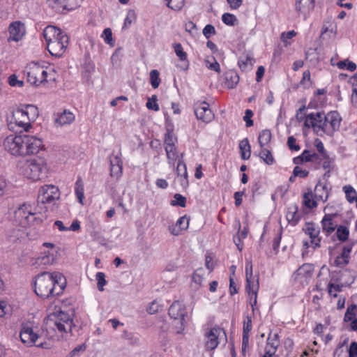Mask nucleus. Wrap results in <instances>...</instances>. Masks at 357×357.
<instances>
[{"mask_svg":"<svg viewBox=\"0 0 357 357\" xmlns=\"http://www.w3.org/2000/svg\"><path fill=\"white\" fill-rule=\"evenodd\" d=\"M66 287V279L59 272H43L35 278L34 291L43 298L61 295Z\"/></svg>","mask_w":357,"mask_h":357,"instance_id":"f257e3e1","label":"nucleus"},{"mask_svg":"<svg viewBox=\"0 0 357 357\" xmlns=\"http://www.w3.org/2000/svg\"><path fill=\"white\" fill-rule=\"evenodd\" d=\"M60 190L54 185H45L40 188L37 197V207L39 212L54 211L58 208Z\"/></svg>","mask_w":357,"mask_h":357,"instance_id":"f03ea898","label":"nucleus"},{"mask_svg":"<svg viewBox=\"0 0 357 357\" xmlns=\"http://www.w3.org/2000/svg\"><path fill=\"white\" fill-rule=\"evenodd\" d=\"M72 327L71 316L62 310L50 315L45 324V329L50 337H52V333L56 331L61 334L70 333Z\"/></svg>","mask_w":357,"mask_h":357,"instance_id":"7ed1b4c3","label":"nucleus"},{"mask_svg":"<svg viewBox=\"0 0 357 357\" xmlns=\"http://www.w3.org/2000/svg\"><path fill=\"white\" fill-rule=\"evenodd\" d=\"M22 173L24 176L33 181L46 178L47 176L46 160L43 157H38L26 160L22 167Z\"/></svg>","mask_w":357,"mask_h":357,"instance_id":"20e7f679","label":"nucleus"},{"mask_svg":"<svg viewBox=\"0 0 357 357\" xmlns=\"http://www.w3.org/2000/svg\"><path fill=\"white\" fill-rule=\"evenodd\" d=\"M168 314L172 319L178 322L175 323L177 333H181L184 328L185 317L187 314L186 308L182 303L176 301L170 305Z\"/></svg>","mask_w":357,"mask_h":357,"instance_id":"39448f33","label":"nucleus"},{"mask_svg":"<svg viewBox=\"0 0 357 357\" xmlns=\"http://www.w3.org/2000/svg\"><path fill=\"white\" fill-rule=\"evenodd\" d=\"M20 337L22 343L29 347L36 345L43 348L45 344L43 342L36 344L37 341L41 338V335L35 332L33 327L29 323H23L21 325Z\"/></svg>","mask_w":357,"mask_h":357,"instance_id":"423d86ee","label":"nucleus"},{"mask_svg":"<svg viewBox=\"0 0 357 357\" xmlns=\"http://www.w3.org/2000/svg\"><path fill=\"white\" fill-rule=\"evenodd\" d=\"M323 118L324 124L322 131L326 135L332 136L335 132L339 130L342 118L337 111H331L327 114H324Z\"/></svg>","mask_w":357,"mask_h":357,"instance_id":"0eeeda50","label":"nucleus"},{"mask_svg":"<svg viewBox=\"0 0 357 357\" xmlns=\"http://www.w3.org/2000/svg\"><path fill=\"white\" fill-rule=\"evenodd\" d=\"M246 275V291L249 295L251 294L255 296V301L257 298V292L259 290L258 277H254L252 275V264L251 261H247L245 265Z\"/></svg>","mask_w":357,"mask_h":357,"instance_id":"6e6552de","label":"nucleus"},{"mask_svg":"<svg viewBox=\"0 0 357 357\" xmlns=\"http://www.w3.org/2000/svg\"><path fill=\"white\" fill-rule=\"evenodd\" d=\"M68 45V36L65 34L47 43L49 52L56 57H61Z\"/></svg>","mask_w":357,"mask_h":357,"instance_id":"1a4fd4ad","label":"nucleus"},{"mask_svg":"<svg viewBox=\"0 0 357 357\" xmlns=\"http://www.w3.org/2000/svg\"><path fill=\"white\" fill-rule=\"evenodd\" d=\"M34 215L35 212L33 211L31 206L23 204L15 211L14 217L19 225L26 227L31 222L30 218H32Z\"/></svg>","mask_w":357,"mask_h":357,"instance_id":"9d476101","label":"nucleus"},{"mask_svg":"<svg viewBox=\"0 0 357 357\" xmlns=\"http://www.w3.org/2000/svg\"><path fill=\"white\" fill-rule=\"evenodd\" d=\"M194 112L197 119L204 123H209L214 118V114L206 101L197 102L194 105Z\"/></svg>","mask_w":357,"mask_h":357,"instance_id":"9b49d317","label":"nucleus"},{"mask_svg":"<svg viewBox=\"0 0 357 357\" xmlns=\"http://www.w3.org/2000/svg\"><path fill=\"white\" fill-rule=\"evenodd\" d=\"M13 124L24 131H27L29 128H31L30 121L25 114L22 108H17L13 112L10 121V126L12 128H13Z\"/></svg>","mask_w":357,"mask_h":357,"instance_id":"f8f14e48","label":"nucleus"},{"mask_svg":"<svg viewBox=\"0 0 357 357\" xmlns=\"http://www.w3.org/2000/svg\"><path fill=\"white\" fill-rule=\"evenodd\" d=\"M24 143L22 135H13L8 136L3 142V146L8 152L13 155L20 154V146Z\"/></svg>","mask_w":357,"mask_h":357,"instance_id":"ddd939ff","label":"nucleus"},{"mask_svg":"<svg viewBox=\"0 0 357 357\" xmlns=\"http://www.w3.org/2000/svg\"><path fill=\"white\" fill-rule=\"evenodd\" d=\"M324 112L310 113L306 116L304 126L307 128L312 127L315 132L322 131L324 119Z\"/></svg>","mask_w":357,"mask_h":357,"instance_id":"4468645a","label":"nucleus"},{"mask_svg":"<svg viewBox=\"0 0 357 357\" xmlns=\"http://www.w3.org/2000/svg\"><path fill=\"white\" fill-rule=\"evenodd\" d=\"M221 332L225 333V331L221 328L215 326L205 333L206 338L205 347L207 350H214L218 346V337Z\"/></svg>","mask_w":357,"mask_h":357,"instance_id":"2eb2a0df","label":"nucleus"},{"mask_svg":"<svg viewBox=\"0 0 357 357\" xmlns=\"http://www.w3.org/2000/svg\"><path fill=\"white\" fill-rule=\"evenodd\" d=\"M40 66L36 63H32L26 67V73L27 81L33 85L38 86L42 84L39 78Z\"/></svg>","mask_w":357,"mask_h":357,"instance_id":"dca6fc26","label":"nucleus"},{"mask_svg":"<svg viewBox=\"0 0 357 357\" xmlns=\"http://www.w3.org/2000/svg\"><path fill=\"white\" fill-rule=\"evenodd\" d=\"M335 216V214H326L321 222L322 231L326 235L332 234L337 227V224L334 221Z\"/></svg>","mask_w":357,"mask_h":357,"instance_id":"f3484780","label":"nucleus"},{"mask_svg":"<svg viewBox=\"0 0 357 357\" xmlns=\"http://www.w3.org/2000/svg\"><path fill=\"white\" fill-rule=\"evenodd\" d=\"M26 144L28 155L36 154L44 148L42 140L33 135H27Z\"/></svg>","mask_w":357,"mask_h":357,"instance_id":"a211bd4d","label":"nucleus"},{"mask_svg":"<svg viewBox=\"0 0 357 357\" xmlns=\"http://www.w3.org/2000/svg\"><path fill=\"white\" fill-rule=\"evenodd\" d=\"M75 115L68 110H63L61 113L54 114V123L56 126L69 125L75 121Z\"/></svg>","mask_w":357,"mask_h":357,"instance_id":"6ab92c4d","label":"nucleus"},{"mask_svg":"<svg viewBox=\"0 0 357 357\" xmlns=\"http://www.w3.org/2000/svg\"><path fill=\"white\" fill-rule=\"evenodd\" d=\"M9 40L19 41L24 33V24L20 22H13L9 26Z\"/></svg>","mask_w":357,"mask_h":357,"instance_id":"aec40b11","label":"nucleus"},{"mask_svg":"<svg viewBox=\"0 0 357 357\" xmlns=\"http://www.w3.org/2000/svg\"><path fill=\"white\" fill-rule=\"evenodd\" d=\"M314 7V0H296V10L298 14L305 16Z\"/></svg>","mask_w":357,"mask_h":357,"instance_id":"412c9836","label":"nucleus"},{"mask_svg":"<svg viewBox=\"0 0 357 357\" xmlns=\"http://www.w3.org/2000/svg\"><path fill=\"white\" fill-rule=\"evenodd\" d=\"M43 34L46 40V43H47L59 38L60 36L65 35L66 33H64L60 29L54 26H47L43 30Z\"/></svg>","mask_w":357,"mask_h":357,"instance_id":"4be33fe9","label":"nucleus"},{"mask_svg":"<svg viewBox=\"0 0 357 357\" xmlns=\"http://www.w3.org/2000/svg\"><path fill=\"white\" fill-rule=\"evenodd\" d=\"M313 273V267L310 264H304L300 266L294 273V276L295 280H298L299 278H303L305 281L312 277Z\"/></svg>","mask_w":357,"mask_h":357,"instance_id":"5701e85b","label":"nucleus"},{"mask_svg":"<svg viewBox=\"0 0 357 357\" xmlns=\"http://www.w3.org/2000/svg\"><path fill=\"white\" fill-rule=\"evenodd\" d=\"M176 172L178 176L181 177V184L183 188L188 186L187 167L183 160L178 159Z\"/></svg>","mask_w":357,"mask_h":357,"instance_id":"b1692460","label":"nucleus"},{"mask_svg":"<svg viewBox=\"0 0 357 357\" xmlns=\"http://www.w3.org/2000/svg\"><path fill=\"white\" fill-rule=\"evenodd\" d=\"M225 85L229 89L236 87L239 82V76L234 70H229L225 73Z\"/></svg>","mask_w":357,"mask_h":357,"instance_id":"393cba45","label":"nucleus"},{"mask_svg":"<svg viewBox=\"0 0 357 357\" xmlns=\"http://www.w3.org/2000/svg\"><path fill=\"white\" fill-rule=\"evenodd\" d=\"M329 191L326 185L319 183L314 188V195L319 200L326 202L328 198Z\"/></svg>","mask_w":357,"mask_h":357,"instance_id":"a878e982","label":"nucleus"},{"mask_svg":"<svg viewBox=\"0 0 357 357\" xmlns=\"http://www.w3.org/2000/svg\"><path fill=\"white\" fill-rule=\"evenodd\" d=\"M286 218L288 222L293 226H295L298 222L300 216L298 215V207L296 205L288 208Z\"/></svg>","mask_w":357,"mask_h":357,"instance_id":"bb28decb","label":"nucleus"},{"mask_svg":"<svg viewBox=\"0 0 357 357\" xmlns=\"http://www.w3.org/2000/svg\"><path fill=\"white\" fill-rule=\"evenodd\" d=\"M241 157L243 160H248L251 155V147L248 138H245L239 143Z\"/></svg>","mask_w":357,"mask_h":357,"instance_id":"cd10ccee","label":"nucleus"},{"mask_svg":"<svg viewBox=\"0 0 357 357\" xmlns=\"http://www.w3.org/2000/svg\"><path fill=\"white\" fill-rule=\"evenodd\" d=\"M30 121H34L39 115L38 107L33 105H27L22 107Z\"/></svg>","mask_w":357,"mask_h":357,"instance_id":"c85d7f7f","label":"nucleus"},{"mask_svg":"<svg viewBox=\"0 0 357 357\" xmlns=\"http://www.w3.org/2000/svg\"><path fill=\"white\" fill-rule=\"evenodd\" d=\"M278 339L279 335L278 334H274L273 335H272L271 333H270L267 339L266 349L270 351H273L274 353H275L279 346Z\"/></svg>","mask_w":357,"mask_h":357,"instance_id":"c756f323","label":"nucleus"},{"mask_svg":"<svg viewBox=\"0 0 357 357\" xmlns=\"http://www.w3.org/2000/svg\"><path fill=\"white\" fill-rule=\"evenodd\" d=\"M252 319L250 317L248 316L246 317V320L243 322V343L245 346L246 343H248V341L249 340V333L252 330Z\"/></svg>","mask_w":357,"mask_h":357,"instance_id":"7c9ffc66","label":"nucleus"},{"mask_svg":"<svg viewBox=\"0 0 357 357\" xmlns=\"http://www.w3.org/2000/svg\"><path fill=\"white\" fill-rule=\"evenodd\" d=\"M261 149V150L259 154H257L255 153L254 154L255 155L259 156L260 158L262 159L266 164L268 165L273 164L274 158L272 155L271 152L269 150L265 149L264 147Z\"/></svg>","mask_w":357,"mask_h":357,"instance_id":"2f4dec72","label":"nucleus"},{"mask_svg":"<svg viewBox=\"0 0 357 357\" xmlns=\"http://www.w3.org/2000/svg\"><path fill=\"white\" fill-rule=\"evenodd\" d=\"M75 192L79 202L82 204L84 198V190L83 181L81 178H78L75 183Z\"/></svg>","mask_w":357,"mask_h":357,"instance_id":"473e14b6","label":"nucleus"},{"mask_svg":"<svg viewBox=\"0 0 357 357\" xmlns=\"http://www.w3.org/2000/svg\"><path fill=\"white\" fill-rule=\"evenodd\" d=\"M357 314V305L351 304L349 305L347 309V312L344 317V321H352Z\"/></svg>","mask_w":357,"mask_h":357,"instance_id":"72a5a7b5","label":"nucleus"},{"mask_svg":"<svg viewBox=\"0 0 357 357\" xmlns=\"http://www.w3.org/2000/svg\"><path fill=\"white\" fill-rule=\"evenodd\" d=\"M271 139V132L269 130H262L258 137V142L261 148L268 144Z\"/></svg>","mask_w":357,"mask_h":357,"instance_id":"f704fd0d","label":"nucleus"},{"mask_svg":"<svg viewBox=\"0 0 357 357\" xmlns=\"http://www.w3.org/2000/svg\"><path fill=\"white\" fill-rule=\"evenodd\" d=\"M167 158L169 160V164L174 165V162L178 158L176 149L174 146H168L165 147Z\"/></svg>","mask_w":357,"mask_h":357,"instance_id":"c9c22d12","label":"nucleus"},{"mask_svg":"<svg viewBox=\"0 0 357 357\" xmlns=\"http://www.w3.org/2000/svg\"><path fill=\"white\" fill-rule=\"evenodd\" d=\"M349 235V230L346 226L340 225L337 227L336 236L340 241H346Z\"/></svg>","mask_w":357,"mask_h":357,"instance_id":"e433bc0d","label":"nucleus"},{"mask_svg":"<svg viewBox=\"0 0 357 357\" xmlns=\"http://www.w3.org/2000/svg\"><path fill=\"white\" fill-rule=\"evenodd\" d=\"M343 190L345 193L346 198L349 203H353L356 199V191L350 185H345L343 187Z\"/></svg>","mask_w":357,"mask_h":357,"instance_id":"4c0bfd02","label":"nucleus"},{"mask_svg":"<svg viewBox=\"0 0 357 357\" xmlns=\"http://www.w3.org/2000/svg\"><path fill=\"white\" fill-rule=\"evenodd\" d=\"M305 233L310 236L311 239L317 238L319 234V229H315L314 224L312 222H307L305 225V227L303 228Z\"/></svg>","mask_w":357,"mask_h":357,"instance_id":"58836bf2","label":"nucleus"},{"mask_svg":"<svg viewBox=\"0 0 357 357\" xmlns=\"http://www.w3.org/2000/svg\"><path fill=\"white\" fill-rule=\"evenodd\" d=\"M204 62L208 69L214 70L218 73H220V64L213 56H211V59L210 58H206Z\"/></svg>","mask_w":357,"mask_h":357,"instance_id":"ea45409f","label":"nucleus"},{"mask_svg":"<svg viewBox=\"0 0 357 357\" xmlns=\"http://www.w3.org/2000/svg\"><path fill=\"white\" fill-rule=\"evenodd\" d=\"M203 274H204V269L199 268V269H197L192 275V280L197 285L196 289H198L202 286V283L204 280Z\"/></svg>","mask_w":357,"mask_h":357,"instance_id":"a19ab883","label":"nucleus"},{"mask_svg":"<svg viewBox=\"0 0 357 357\" xmlns=\"http://www.w3.org/2000/svg\"><path fill=\"white\" fill-rule=\"evenodd\" d=\"M252 61L253 59L251 56H250L249 55H245L241 56L239 58L238 64L241 70H246L248 65H252Z\"/></svg>","mask_w":357,"mask_h":357,"instance_id":"79ce46f5","label":"nucleus"},{"mask_svg":"<svg viewBox=\"0 0 357 357\" xmlns=\"http://www.w3.org/2000/svg\"><path fill=\"white\" fill-rule=\"evenodd\" d=\"M337 67L340 69L347 68L349 71H354L356 69V65L352 61H349L348 59H344L343 61H340L337 63Z\"/></svg>","mask_w":357,"mask_h":357,"instance_id":"37998d69","label":"nucleus"},{"mask_svg":"<svg viewBox=\"0 0 357 357\" xmlns=\"http://www.w3.org/2000/svg\"><path fill=\"white\" fill-rule=\"evenodd\" d=\"M160 73L157 70H152L150 72V80L153 89H157L160 83Z\"/></svg>","mask_w":357,"mask_h":357,"instance_id":"c03bdc74","label":"nucleus"},{"mask_svg":"<svg viewBox=\"0 0 357 357\" xmlns=\"http://www.w3.org/2000/svg\"><path fill=\"white\" fill-rule=\"evenodd\" d=\"M174 199L171 201L172 206H179L185 207L186 205V198L181 194H175L174 196Z\"/></svg>","mask_w":357,"mask_h":357,"instance_id":"a18cd8bd","label":"nucleus"},{"mask_svg":"<svg viewBox=\"0 0 357 357\" xmlns=\"http://www.w3.org/2000/svg\"><path fill=\"white\" fill-rule=\"evenodd\" d=\"M167 6L174 10H180L184 6V0H167Z\"/></svg>","mask_w":357,"mask_h":357,"instance_id":"49530a36","label":"nucleus"},{"mask_svg":"<svg viewBox=\"0 0 357 357\" xmlns=\"http://www.w3.org/2000/svg\"><path fill=\"white\" fill-rule=\"evenodd\" d=\"M222 20L227 25L234 26L237 22V18L234 15L226 13L222 15Z\"/></svg>","mask_w":357,"mask_h":357,"instance_id":"de8ad7c7","label":"nucleus"},{"mask_svg":"<svg viewBox=\"0 0 357 357\" xmlns=\"http://www.w3.org/2000/svg\"><path fill=\"white\" fill-rule=\"evenodd\" d=\"M174 48L176 56L181 61L187 60V54L183 51L182 45L180 43H176L174 45Z\"/></svg>","mask_w":357,"mask_h":357,"instance_id":"09e8293b","label":"nucleus"},{"mask_svg":"<svg viewBox=\"0 0 357 357\" xmlns=\"http://www.w3.org/2000/svg\"><path fill=\"white\" fill-rule=\"evenodd\" d=\"M54 261L53 257H50L49 254L45 253L43 256L38 257L36 259V264L40 265H49L52 264Z\"/></svg>","mask_w":357,"mask_h":357,"instance_id":"8fccbe9b","label":"nucleus"},{"mask_svg":"<svg viewBox=\"0 0 357 357\" xmlns=\"http://www.w3.org/2000/svg\"><path fill=\"white\" fill-rule=\"evenodd\" d=\"M158 98L156 95H153L151 98L148 99V101L146 104V107L149 109L153 110V111H158L159 110V106L157 103Z\"/></svg>","mask_w":357,"mask_h":357,"instance_id":"3c124183","label":"nucleus"},{"mask_svg":"<svg viewBox=\"0 0 357 357\" xmlns=\"http://www.w3.org/2000/svg\"><path fill=\"white\" fill-rule=\"evenodd\" d=\"M98 289L99 291H103V287L106 284L105 275L102 272H98L96 275Z\"/></svg>","mask_w":357,"mask_h":357,"instance_id":"603ef678","label":"nucleus"},{"mask_svg":"<svg viewBox=\"0 0 357 357\" xmlns=\"http://www.w3.org/2000/svg\"><path fill=\"white\" fill-rule=\"evenodd\" d=\"M305 162H312L319 159V157L316 153H311L309 150H305L303 153Z\"/></svg>","mask_w":357,"mask_h":357,"instance_id":"864d4df0","label":"nucleus"},{"mask_svg":"<svg viewBox=\"0 0 357 357\" xmlns=\"http://www.w3.org/2000/svg\"><path fill=\"white\" fill-rule=\"evenodd\" d=\"M176 138L174 136L172 131L167 130L165 136V147L168 146H174Z\"/></svg>","mask_w":357,"mask_h":357,"instance_id":"5fc2aeb1","label":"nucleus"},{"mask_svg":"<svg viewBox=\"0 0 357 357\" xmlns=\"http://www.w3.org/2000/svg\"><path fill=\"white\" fill-rule=\"evenodd\" d=\"M122 170H123V165L111 166L110 167V176L118 178L121 177V176L122 174Z\"/></svg>","mask_w":357,"mask_h":357,"instance_id":"6e6d98bb","label":"nucleus"},{"mask_svg":"<svg viewBox=\"0 0 357 357\" xmlns=\"http://www.w3.org/2000/svg\"><path fill=\"white\" fill-rule=\"evenodd\" d=\"M136 20V14L134 10H130L124 20L123 28L130 26Z\"/></svg>","mask_w":357,"mask_h":357,"instance_id":"4d7b16f0","label":"nucleus"},{"mask_svg":"<svg viewBox=\"0 0 357 357\" xmlns=\"http://www.w3.org/2000/svg\"><path fill=\"white\" fill-rule=\"evenodd\" d=\"M294 176L305 178L308 176L309 172L305 169H301L298 166H296L293 170Z\"/></svg>","mask_w":357,"mask_h":357,"instance_id":"13d9d810","label":"nucleus"},{"mask_svg":"<svg viewBox=\"0 0 357 357\" xmlns=\"http://www.w3.org/2000/svg\"><path fill=\"white\" fill-rule=\"evenodd\" d=\"M121 153L114 155L112 153L109 157L110 167L115 165H123V161L120 157Z\"/></svg>","mask_w":357,"mask_h":357,"instance_id":"bf43d9fd","label":"nucleus"},{"mask_svg":"<svg viewBox=\"0 0 357 357\" xmlns=\"http://www.w3.org/2000/svg\"><path fill=\"white\" fill-rule=\"evenodd\" d=\"M296 138L294 136H290L287 139V145L291 151H299L301 147L299 145L296 144Z\"/></svg>","mask_w":357,"mask_h":357,"instance_id":"052dcab7","label":"nucleus"},{"mask_svg":"<svg viewBox=\"0 0 357 357\" xmlns=\"http://www.w3.org/2000/svg\"><path fill=\"white\" fill-rule=\"evenodd\" d=\"M203 34L208 39L211 35L215 34V27L211 24H207L203 29Z\"/></svg>","mask_w":357,"mask_h":357,"instance_id":"680f3d73","label":"nucleus"},{"mask_svg":"<svg viewBox=\"0 0 357 357\" xmlns=\"http://www.w3.org/2000/svg\"><path fill=\"white\" fill-rule=\"evenodd\" d=\"M253 116V112L251 109H246L245 112V116H243V120L246 123L247 127H251L253 126V121L251 119Z\"/></svg>","mask_w":357,"mask_h":357,"instance_id":"e2e57ef3","label":"nucleus"},{"mask_svg":"<svg viewBox=\"0 0 357 357\" xmlns=\"http://www.w3.org/2000/svg\"><path fill=\"white\" fill-rule=\"evenodd\" d=\"M176 224L180 227L181 231L183 229H186L188 227L189 225V220L186 218V216L181 217Z\"/></svg>","mask_w":357,"mask_h":357,"instance_id":"0e129e2a","label":"nucleus"},{"mask_svg":"<svg viewBox=\"0 0 357 357\" xmlns=\"http://www.w3.org/2000/svg\"><path fill=\"white\" fill-rule=\"evenodd\" d=\"M322 159L324 160L322 167L324 169H329V170H331L333 169V166L332 165V160L330 158L328 154L323 155Z\"/></svg>","mask_w":357,"mask_h":357,"instance_id":"69168bd1","label":"nucleus"},{"mask_svg":"<svg viewBox=\"0 0 357 357\" xmlns=\"http://www.w3.org/2000/svg\"><path fill=\"white\" fill-rule=\"evenodd\" d=\"M349 262V260L344 259V258H342L341 256H337L334 260L333 264L336 267L343 268L346 265H347Z\"/></svg>","mask_w":357,"mask_h":357,"instance_id":"338daca9","label":"nucleus"},{"mask_svg":"<svg viewBox=\"0 0 357 357\" xmlns=\"http://www.w3.org/2000/svg\"><path fill=\"white\" fill-rule=\"evenodd\" d=\"M305 57L307 59H310V61L317 60V48H309L305 52Z\"/></svg>","mask_w":357,"mask_h":357,"instance_id":"774afa93","label":"nucleus"}]
</instances>
